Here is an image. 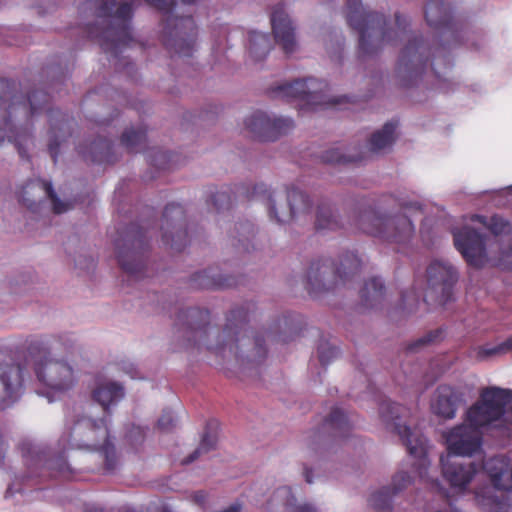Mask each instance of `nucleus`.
Masks as SVG:
<instances>
[{
  "instance_id": "nucleus-1",
  "label": "nucleus",
  "mask_w": 512,
  "mask_h": 512,
  "mask_svg": "<svg viewBox=\"0 0 512 512\" xmlns=\"http://www.w3.org/2000/svg\"><path fill=\"white\" fill-rule=\"evenodd\" d=\"M124 397L123 387L115 382L99 385L92 392V398L100 404L102 417L93 419L90 416L74 415L67 431L59 439L62 450L52 455L47 450H36L29 442H23L19 448L29 468H39L41 474L50 477L64 476L71 472L65 456V448L96 450L104 461V471L111 473L117 466L114 444L110 441L108 418L111 415L110 405L116 404Z\"/></svg>"
},
{
  "instance_id": "nucleus-2",
  "label": "nucleus",
  "mask_w": 512,
  "mask_h": 512,
  "mask_svg": "<svg viewBox=\"0 0 512 512\" xmlns=\"http://www.w3.org/2000/svg\"><path fill=\"white\" fill-rule=\"evenodd\" d=\"M346 9L347 23L359 35V57L374 56L386 46L407 40L399 55L397 73L405 86L416 84L427 68L431 47L422 37L407 30L410 26L407 18L396 13L392 26L385 15L367 10L360 0H347Z\"/></svg>"
},
{
  "instance_id": "nucleus-3",
  "label": "nucleus",
  "mask_w": 512,
  "mask_h": 512,
  "mask_svg": "<svg viewBox=\"0 0 512 512\" xmlns=\"http://www.w3.org/2000/svg\"><path fill=\"white\" fill-rule=\"evenodd\" d=\"M249 307L230 311L224 329L219 332L209 325L210 313L197 307L179 310L174 326L189 344L204 345L216 355L226 358V353L236 361H244V352L252 351L246 358L251 363H261L267 356L264 338L252 335L247 327Z\"/></svg>"
},
{
  "instance_id": "nucleus-4",
  "label": "nucleus",
  "mask_w": 512,
  "mask_h": 512,
  "mask_svg": "<svg viewBox=\"0 0 512 512\" xmlns=\"http://www.w3.org/2000/svg\"><path fill=\"white\" fill-rule=\"evenodd\" d=\"M15 89L16 83L14 81L0 79V100L9 101L8 117L3 120L0 126V143L7 138L14 143L19 156L30 161L26 145L31 140L32 135L27 128L14 126L12 119L21 114L28 120L45 112L49 122L48 151L54 164H56L62 144L72 135L74 120L60 110L49 106L50 96L46 91L35 90L24 97L15 94Z\"/></svg>"
},
{
  "instance_id": "nucleus-5",
  "label": "nucleus",
  "mask_w": 512,
  "mask_h": 512,
  "mask_svg": "<svg viewBox=\"0 0 512 512\" xmlns=\"http://www.w3.org/2000/svg\"><path fill=\"white\" fill-rule=\"evenodd\" d=\"M409 210L420 211V202L406 201L394 195H383L374 206L361 205L348 224L351 228L384 242L407 244L415 232L412 221L404 213Z\"/></svg>"
},
{
  "instance_id": "nucleus-6",
  "label": "nucleus",
  "mask_w": 512,
  "mask_h": 512,
  "mask_svg": "<svg viewBox=\"0 0 512 512\" xmlns=\"http://www.w3.org/2000/svg\"><path fill=\"white\" fill-rule=\"evenodd\" d=\"M134 0H88L85 7L93 11L96 23L88 24L85 32L97 40L105 53L117 56L122 47L133 41L131 20Z\"/></svg>"
},
{
  "instance_id": "nucleus-7",
  "label": "nucleus",
  "mask_w": 512,
  "mask_h": 512,
  "mask_svg": "<svg viewBox=\"0 0 512 512\" xmlns=\"http://www.w3.org/2000/svg\"><path fill=\"white\" fill-rule=\"evenodd\" d=\"M236 196H243L248 200L259 199L266 203L271 220L279 224L299 220L310 214L312 203L307 194L291 187L286 191H270L263 183L255 184L252 191L243 186L236 187L233 192Z\"/></svg>"
},
{
  "instance_id": "nucleus-8",
  "label": "nucleus",
  "mask_w": 512,
  "mask_h": 512,
  "mask_svg": "<svg viewBox=\"0 0 512 512\" xmlns=\"http://www.w3.org/2000/svg\"><path fill=\"white\" fill-rule=\"evenodd\" d=\"M166 15L163 20L162 42L171 56H192L197 38V27L192 16L171 15L176 0H145Z\"/></svg>"
},
{
  "instance_id": "nucleus-9",
  "label": "nucleus",
  "mask_w": 512,
  "mask_h": 512,
  "mask_svg": "<svg viewBox=\"0 0 512 512\" xmlns=\"http://www.w3.org/2000/svg\"><path fill=\"white\" fill-rule=\"evenodd\" d=\"M166 15L163 20L162 42L171 56H192L197 38V27L192 16L171 15L176 0H145Z\"/></svg>"
},
{
  "instance_id": "nucleus-10",
  "label": "nucleus",
  "mask_w": 512,
  "mask_h": 512,
  "mask_svg": "<svg viewBox=\"0 0 512 512\" xmlns=\"http://www.w3.org/2000/svg\"><path fill=\"white\" fill-rule=\"evenodd\" d=\"M379 413L382 421L388 427L393 428V431L400 436L409 455L415 459V462L412 464L415 472L421 479H425L430 464L427 458V439L419 431L412 430L409 426L399 421L401 418L408 416L409 410L390 400H383L379 405Z\"/></svg>"
},
{
  "instance_id": "nucleus-11",
  "label": "nucleus",
  "mask_w": 512,
  "mask_h": 512,
  "mask_svg": "<svg viewBox=\"0 0 512 512\" xmlns=\"http://www.w3.org/2000/svg\"><path fill=\"white\" fill-rule=\"evenodd\" d=\"M328 87V83L323 80L315 78L297 79L293 82H284L276 87H271L269 93L274 98L299 101L297 108L299 112L304 113L335 107L347 100L346 96L329 97L327 94Z\"/></svg>"
},
{
  "instance_id": "nucleus-12",
  "label": "nucleus",
  "mask_w": 512,
  "mask_h": 512,
  "mask_svg": "<svg viewBox=\"0 0 512 512\" xmlns=\"http://www.w3.org/2000/svg\"><path fill=\"white\" fill-rule=\"evenodd\" d=\"M361 261L353 252H347L335 266L329 259L314 261L310 264L305 275L304 286L311 296L332 290L338 285H345L357 275Z\"/></svg>"
},
{
  "instance_id": "nucleus-13",
  "label": "nucleus",
  "mask_w": 512,
  "mask_h": 512,
  "mask_svg": "<svg viewBox=\"0 0 512 512\" xmlns=\"http://www.w3.org/2000/svg\"><path fill=\"white\" fill-rule=\"evenodd\" d=\"M150 237L147 226L132 223L114 240L118 264L127 274L128 280H139L146 276L144 255Z\"/></svg>"
},
{
  "instance_id": "nucleus-14",
  "label": "nucleus",
  "mask_w": 512,
  "mask_h": 512,
  "mask_svg": "<svg viewBox=\"0 0 512 512\" xmlns=\"http://www.w3.org/2000/svg\"><path fill=\"white\" fill-rule=\"evenodd\" d=\"M27 351L26 365L34 366L40 383L57 391L68 390L74 385L75 378L72 367L66 362L49 358L50 351L43 340H31Z\"/></svg>"
},
{
  "instance_id": "nucleus-15",
  "label": "nucleus",
  "mask_w": 512,
  "mask_h": 512,
  "mask_svg": "<svg viewBox=\"0 0 512 512\" xmlns=\"http://www.w3.org/2000/svg\"><path fill=\"white\" fill-rule=\"evenodd\" d=\"M510 400L509 390L498 387L484 388L479 400L468 409L466 421L477 430L502 420L512 424V408L505 410Z\"/></svg>"
},
{
  "instance_id": "nucleus-16",
  "label": "nucleus",
  "mask_w": 512,
  "mask_h": 512,
  "mask_svg": "<svg viewBox=\"0 0 512 512\" xmlns=\"http://www.w3.org/2000/svg\"><path fill=\"white\" fill-rule=\"evenodd\" d=\"M457 279V271L452 265L433 261L427 268V288L423 301L427 304L446 305L453 297Z\"/></svg>"
},
{
  "instance_id": "nucleus-17",
  "label": "nucleus",
  "mask_w": 512,
  "mask_h": 512,
  "mask_svg": "<svg viewBox=\"0 0 512 512\" xmlns=\"http://www.w3.org/2000/svg\"><path fill=\"white\" fill-rule=\"evenodd\" d=\"M427 24L437 30L446 44H456L460 41L462 24L452 15L451 6L444 0H428L425 10Z\"/></svg>"
},
{
  "instance_id": "nucleus-18",
  "label": "nucleus",
  "mask_w": 512,
  "mask_h": 512,
  "mask_svg": "<svg viewBox=\"0 0 512 512\" xmlns=\"http://www.w3.org/2000/svg\"><path fill=\"white\" fill-rule=\"evenodd\" d=\"M352 430V425L347 415L338 407L331 410L319 428L310 432L306 438L307 447L318 451L331 440L345 438Z\"/></svg>"
},
{
  "instance_id": "nucleus-19",
  "label": "nucleus",
  "mask_w": 512,
  "mask_h": 512,
  "mask_svg": "<svg viewBox=\"0 0 512 512\" xmlns=\"http://www.w3.org/2000/svg\"><path fill=\"white\" fill-rule=\"evenodd\" d=\"M185 211L180 204L166 205L162 215V241L172 250L181 252L189 243Z\"/></svg>"
},
{
  "instance_id": "nucleus-20",
  "label": "nucleus",
  "mask_w": 512,
  "mask_h": 512,
  "mask_svg": "<svg viewBox=\"0 0 512 512\" xmlns=\"http://www.w3.org/2000/svg\"><path fill=\"white\" fill-rule=\"evenodd\" d=\"M245 127L259 141H275L294 128L290 118H270L266 113L256 111L245 120Z\"/></svg>"
},
{
  "instance_id": "nucleus-21",
  "label": "nucleus",
  "mask_w": 512,
  "mask_h": 512,
  "mask_svg": "<svg viewBox=\"0 0 512 512\" xmlns=\"http://www.w3.org/2000/svg\"><path fill=\"white\" fill-rule=\"evenodd\" d=\"M456 249L469 266L480 268L486 262L485 238L471 227H462L453 232Z\"/></svg>"
},
{
  "instance_id": "nucleus-22",
  "label": "nucleus",
  "mask_w": 512,
  "mask_h": 512,
  "mask_svg": "<svg viewBox=\"0 0 512 512\" xmlns=\"http://www.w3.org/2000/svg\"><path fill=\"white\" fill-rule=\"evenodd\" d=\"M449 457L471 456L482 444L480 430L470 423L461 424L444 434Z\"/></svg>"
},
{
  "instance_id": "nucleus-23",
  "label": "nucleus",
  "mask_w": 512,
  "mask_h": 512,
  "mask_svg": "<svg viewBox=\"0 0 512 512\" xmlns=\"http://www.w3.org/2000/svg\"><path fill=\"white\" fill-rule=\"evenodd\" d=\"M23 388V367L19 364L0 365V409L16 402Z\"/></svg>"
},
{
  "instance_id": "nucleus-24",
  "label": "nucleus",
  "mask_w": 512,
  "mask_h": 512,
  "mask_svg": "<svg viewBox=\"0 0 512 512\" xmlns=\"http://www.w3.org/2000/svg\"><path fill=\"white\" fill-rule=\"evenodd\" d=\"M454 457L443 456L440 458L442 474L445 480L453 489L464 491L478 472V465L475 462L459 461Z\"/></svg>"
},
{
  "instance_id": "nucleus-25",
  "label": "nucleus",
  "mask_w": 512,
  "mask_h": 512,
  "mask_svg": "<svg viewBox=\"0 0 512 512\" xmlns=\"http://www.w3.org/2000/svg\"><path fill=\"white\" fill-rule=\"evenodd\" d=\"M271 26L275 41L281 46L286 55L295 52L297 42L295 38V27L293 26L283 4L274 7L271 13Z\"/></svg>"
},
{
  "instance_id": "nucleus-26",
  "label": "nucleus",
  "mask_w": 512,
  "mask_h": 512,
  "mask_svg": "<svg viewBox=\"0 0 512 512\" xmlns=\"http://www.w3.org/2000/svg\"><path fill=\"white\" fill-rule=\"evenodd\" d=\"M411 482L412 479L408 473H396L392 478V487H384L371 495L369 499L371 507L376 512L391 511L393 497L407 488Z\"/></svg>"
},
{
  "instance_id": "nucleus-27",
  "label": "nucleus",
  "mask_w": 512,
  "mask_h": 512,
  "mask_svg": "<svg viewBox=\"0 0 512 512\" xmlns=\"http://www.w3.org/2000/svg\"><path fill=\"white\" fill-rule=\"evenodd\" d=\"M461 401L462 394L459 391L449 385H440L436 390L432 410L437 416L453 419Z\"/></svg>"
},
{
  "instance_id": "nucleus-28",
  "label": "nucleus",
  "mask_w": 512,
  "mask_h": 512,
  "mask_svg": "<svg viewBox=\"0 0 512 512\" xmlns=\"http://www.w3.org/2000/svg\"><path fill=\"white\" fill-rule=\"evenodd\" d=\"M191 282L192 286L198 289H223L238 285L235 277L220 274L218 268L196 272L192 275Z\"/></svg>"
},
{
  "instance_id": "nucleus-29",
  "label": "nucleus",
  "mask_w": 512,
  "mask_h": 512,
  "mask_svg": "<svg viewBox=\"0 0 512 512\" xmlns=\"http://www.w3.org/2000/svg\"><path fill=\"white\" fill-rule=\"evenodd\" d=\"M484 469L496 489L506 491L512 489V467L507 459L493 457L485 462Z\"/></svg>"
},
{
  "instance_id": "nucleus-30",
  "label": "nucleus",
  "mask_w": 512,
  "mask_h": 512,
  "mask_svg": "<svg viewBox=\"0 0 512 512\" xmlns=\"http://www.w3.org/2000/svg\"><path fill=\"white\" fill-rule=\"evenodd\" d=\"M78 153L86 160L93 163L112 164L116 161L113 153V143L107 138L99 137L92 141L89 146H78Z\"/></svg>"
},
{
  "instance_id": "nucleus-31",
  "label": "nucleus",
  "mask_w": 512,
  "mask_h": 512,
  "mask_svg": "<svg viewBox=\"0 0 512 512\" xmlns=\"http://www.w3.org/2000/svg\"><path fill=\"white\" fill-rule=\"evenodd\" d=\"M315 230L317 232H333L343 229L344 222L335 214L332 206L327 202L318 204L315 215Z\"/></svg>"
},
{
  "instance_id": "nucleus-32",
  "label": "nucleus",
  "mask_w": 512,
  "mask_h": 512,
  "mask_svg": "<svg viewBox=\"0 0 512 512\" xmlns=\"http://www.w3.org/2000/svg\"><path fill=\"white\" fill-rule=\"evenodd\" d=\"M385 286L380 278L367 280L360 290L361 304L366 308H376L384 299Z\"/></svg>"
},
{
  "instance_id": "nucleus-33",
  "label": "nucleus",
  "mask_w": 512,
  "mask_h": 512,
  "mask_svg": "<svg viewBox=\"0 0 512 512\" xmlns=\"http://www.w3.org/2000/svg\"><path fill=\"white\" fill-rule=\"evenodd\" d=\"M217 443V423L210 421L207 423L198 448L183 460V464H190L200 457L215 449Z\"/></svg>"
},
{
  "instance_id": "nucleus-34",
  "label": "nucleus",
  "mask_w": 512,
  "mask_h": 512,
  "mask_svg": "<svg viewBox=\"0 0 512 512\" xmlns=\"http://www.w3.org/2000/svg\"><path fill=\"white\" fill-rule=\"evenodd\" d=\"M397 126V121H389L384 124L381 130L374 132L369 139L370 150L379 152L386 147H390L395 141Z\"/></svg>"
},
{
  "instance_id": "nucleus-35",
  "label": "nucleus",
  "mask_w": 512,
  "mask_h": 512,
  "mask_svg": "<svg viewBox=\"0 0 512 512\" xmlns=\"http://www.w3.org/2000/svg\"><path fill=\"white\" fill-rule=\"evenodd\" d=\"M355 153H344L342 147H333L326 150L319 156V160L325 164H357L360 163L364 157L356 147L353 148Z\"/></svg>"
},
{
  "instance_id": "nucleus-36",
  "label": "nucleus",
  "mask_w": 512,
  "mask_h": 512,
  "mask_svg": "<svg viewBox=\"0 0 512 512\" xmlns=\"http://www.w3.org/2000/svg\"><path fill=\"white\" fill-rule=\"evenodd\" d=\"M268 34L257 31L249 33V53L255 60H262L271 50Z\"/></svg>"
},
{
  "instance_id": "nucleus-37",
  "label": "nucleus",
  "mask_w": 512,
  "mask_h": 512,
  "mask_svg": "<svg viewBox=\"0 0 512 512\" xmlns=\"http://www.w3.org/2000/svg\"><path fill=\"white\" fill-rule=\"evenodd\" d=\"M146 134L142 127L126 129L121 135V144L130 153L141 151L146 144Z\"/></svg>"
},
{
  "instance_id": "nucleus-38",
  "label": "nucleus",
  "mask_w": 512,
  "mask_h": 512,
  "mask_svg": "<svg viewBox=\"0 0 512 512\" xmlns=\"http://www.w3.org/2000/svg\"><path fill=\"white\" fill-rule=\"evenodd\" d=\"M472 220L479 222L496 236L509 234L512 231L511 223L497 214L492 215L489 218L483 215H474Z\"/></svg>"
},
{
  "instance_id": "nucleus-39",
  "label": "nucleus",
  "mask_w": 512,
  "mask_h": 512,
  "mask_svg": "<svg viewBox=\"0 0 512 512\" xmlns=\"http://www.w3.org/2000/svg\"><path fill=\"white\" fill-rule=\"evenodd\" d=\"M39 186L41 189L44 190L46 197L50 199L52 203V209L55 214H61L66 212L70 207L67 203H64L60 200V198L55 193L53 186L51 182L38 179L36 181H30L27 183V185L24 187V191L28 188H32L33 186Z\"/></svg>"
},
{
  "instance_id": "nucleus-40",
  "label": "nucleus",
  "mask_w": 512,
  "mask_h": 512,
  "mask_svg": "<svg viewBox=\"0 0 512 512\" xmlns=\"http://www.w3.org/2000/svg\"><path fill=\"white\" fill-rule=\"evenodd\" d=\"M274 498L283 500V506L290 508L289 512H317L316 509L310 504L294 505L296 498L292 494L290 487L284 486L277 489L274 493Z\"/></svg>"
},
{
  "instance_id": "nucleus-41",
  "label": "nucleus",
  "mask_w": 512,
  "mask_h": 512,
  "mask_svg": "<svg viewBox=\"0 0 512 512\" xmlns=\"http://www.w3.org/2000/svg\"><path fill=\"white\" fill-rule=\"evenodd\" d=\"M236 235H233V239L237 238L238 248H242L244 251L249 252V245L255 237L254 225L249 222H240L235 225Z\"/></svg>"
},
{
  "instance_id": "nucleus-42",
  "label": "nucleus",
  "mask_w": 512,
  "mask_h": 512,
  "mask_svg": "<svg viewBox=\"0 0 512 512\" xmlns=\"http://www.w3.org/2000/svg\"><path fill=\"white\" fill-rule=\"evenodd\" d=\"M230 188H224L220 191L209 190L207 203L212 204L217 212L229 209L232 205V197L230 194Z\"/></svg>"
},
{
  "instance_id": "nucleus-43",
  "label": "nucleus",
  "mask_w": 512,
  "mask_h": 512,
  "mask_svg": "<svg viewBox=\"0 0 512 512\" xmlns=\"http://www.w3.org/2000/svg\"><path fill=\"white\" fill-rule=\"evenodd\" d=\"M443 330L441 328H438L433 331H429L424 336L416 339L415 341L411 342L406 346V352L407 353H415L418 352L421 348L435 343L439 341L442 338Z\"/></svg>"
},
{
  "instance_id": "nucleus-44",
  "label": "nucleus",
  "mask_w": 512,
  "mask_h": 512,
  "mask_svg": "<svg viewBox=\"0 0 512 512\" xmlns=\"http://www.w3.org/2000/svg\"><path fill=\"white\" fill-rule=\"evenodd\" d=\"M149 163L158 170H166L171 168L172 154L161 149L153 150L148 155Z\"/></svg>"
},
{
  "instance_id": "nucleus-45",
  "label": "nucleus",
  "mask_w": 512,
  "mask_h": 512,
  "mask_svg": "<svg viewBox=\"0 0 512 512\" xmlns=\"http://www.w3.org/2000/svg\"><path fill=\"white\" fill-rule=\"evenodd\" d=\"M339 348L329 342H321L318 346L319 361L323 366L328 365L339 356Z\"/></svg>"
},
{
  "instance_id": "nucleus-46",
  "label": "nucleus",
  "mask_w": 512,
  "mask_h": 512,
  "mask_svg": "<svg viewBox=\"0 0 512 512\" xmlns=\"http://www.w3.org/2000/svg\"><path fill=\"white\" fill-rule=\"evenodd\" d=\"M510 351L512 352V336L494 347H481L478 354L480 357L486 358L493 355L505 354Z\"/></svg>"
},
{
  "instance_id": "nucleus-47",
  "label": "nucleus",
  "mask_w": 512,
  "mask_h": 512,
  "mask_svg": "<svg viewBox=\"0 0 512 512\" xmlns=\"http://www.w3.org/2000/svg\"><path fill=\"white\" fill-rule=\"evenodd\" d=\"M420 303V294L415 289L405 291L401 295V308L411 313L416 310Z\"/></svg>"
},
{
  "instance_id": "nucleus-48",
  "label": "nucleus",
  "mask_w": 512,
  "mask_h": 512,
  "mask_svg": "<svg viewBox=\"0 0 512 512\" xmlns=\"http://www.w3.org/2000/svg\"><path fill=\"white\" fill-rule=\"evenodd\" d=\"M174 418L170 412H163L157 422L159 430L167 432L174 427Z\"/></svg>"
},
{
  "instance_id": "nucleus-49",
  "label": "nucleus",
  "mask_w": 512,
  "mask_h": 512,
  "mask_svg": "<svg viewBox=\"0 0 512 512\" xmlns=\"http://www.w3.org/2000/svg\"><path fill=\"white\" fill-rule=\"evenodd\" d=\"M296 315L291 314L283 317V324L285 330H287L290 334H298V327L294 324Z\"/></svg>"
},
{
  "instance_id": "nucleus-50",
  "label": "nucleus",
  "mask_w": 512,
  "mask_h": 512,
  "mask_svg": "<svg viewBox=\"0 0 512 512\" xmlns=\"http://www.w3.org/2000/svg\"><path fill=\"white\" fill-rule=\"evenodd\" d=\"M193 501L201 506V507H204L205 506V503H206V499H207V494L206 492L204 491H197L193 494Z\"/></svg>"
},
{
  "instance_id": "nucleus-51",
  "label": "nucleus",
  "mask_w": 512,
  "mask_h": 512,
  "mask_svg": "<svg viewBox=\"0 0 512 512\" xmlns=\"http://www.w3.org/2000/svg\"><path fill=\"white\" fill-rule=\"evenodd\" d=\"M19 201L33 212L37 211L38 203H36L35 201H31L25 198L24 195L20 197Z\"/></svg>"
},
{
  "instance_id": "nucleus-52",
  "label": "nucleus",
  "mask_w": 512,
  "mask_h": 512,
  "mask_svg": "<svg viewBox=\"0 0 512 512\" xmlns=\"http://www.w3.org/2000/svg\"><path fill=\"white\" fill-rule=\"evenodd\" d=\"M503 258L505 261L509 264L510 268L512 269V246L503 253Z\"/></svg>"
},
{
  "instance_id": "nucleus-53",
  "label": "nucleus",
  "mask_w": 512,
  "mask_h": 512,
  "mask_svg": "<svg viewBox=\"0 0 512 512\" xmlns=\"http://www.w3.org/2000/svg\"><path fill=\"white\" fill-rule=\"evenodd\" d=\"M304 476H305V480H306L307 483H312L313 482L312 470L311 469L305 468Z\"/></svg>"
},
{
  "instance_id": "nucleus-54",
  "label": "nucleus",
  "mask_w": 512,
  "mask_h": 512,
  "mask_svg": "<svg viewBox=\"0 0 512 512\" xmlns=\"http://www.w3.org/2000/svg\"><path fill=\"white\" fill-rule=\"evenodd\" d=\"M4 447V441L2 436L0 435V460L4 458V453L2 452Z\"/></svg>"
},
{
  "instance_id": "nucleus-55",
  "label": "nucleus",
  "mask_w": 512,
  "mask_h": 512,
  "mask_svg": "<svg viewBox=\"0 0 512 512\" xmlns=\"http://www.w3.org/2000/svg\"><path fill=\"white\" fill-rule=\"evenodd\" d=\"M131 432H136L141 437V439H143V431L139 427L133 429Z\"/></svg>"
},
{
  "instance_id": "nucleus-56",
  "label": "nucleus",
  "mask_w": 512,
  "mask_h": 512,
  "mask_svg": "<svg viewBox=\"0 0 512 512\" xmlns=\"http://www.w3.org/2000/svg\"><path fill=\"white\" fill-rule=\"evenodd\" d=\"M275 338L277 341H281V342H287L288 340L286 338H282L280 335H275Z\"/></svg>"
},
{
  "instance_id": "nucleus-57",
  "label": "nucleus",
  "mask_w": 512,
  "mask_h": 512,
  "mask_svg": "<svg viewBox=\"0 0 512 512\" xmlns=\"http://www.w3.org/2000/svg\"><path fill=\"white\" fill-rule=\"evenodd\" d=\"M13 494V491H12V487H8L7 491H6V497L8 495H12Z\"/></svg>"
},
{
  "instance_id": "nucleus-58",
  "label": "nucleus",
  "mask_w": 512,
  "mask_h": 512,
  "mask_svg": "<svg viewBox=\"0 0 512 512\" xmlns=\"http://www.w3.org/2000/svg\"><path fill=\"white\" fill-rule=\"evenodd\" d=\"M86 512H103L101 509H97V508H93V509H90Z\"/></svg>"
},
{
  "instance_id": "nucleus-59",
  "label": "nucleus",
  "mask_w": 512,
  "mask_h": 512,
  "mask_svg": "<svg viewBox=\"0 0 512 512\" xmlns=\"http://www.w3.org/2000/svg\"><path fill=\"white\" fill-rule=\"evenodd\" d=\"M433 72H434L436 78H440L439 72L434 67H433Z\"/></svg>"
},
{
  "instance_id": "nucleus-60",
  "label": "nucleus",
  "mask_w": 512,
  "mask_h": 512,
  "mask_svg": "<svg viewBox=\"0 0 512 512\" xmlns=\"http://www.w3.org/2000/svg\"><path fill=\"white\" fill-rule=\"evenodd\" d=\"M186 4H193L196 0H182Z\"/></svg>"
},
{
  "instance_id": "nucleus-61",
  "label": "nucleus",
  "mask_w": 512,
  "mask_h": 512,
  "mask_svg": "<svg viewBox=\"0 0 512 512\" xmlns=\"http://www.w3.org/2000/svg\"><path fill=\"white\" fill-rule=\"evenodd\" d=\"M93 407L92 404H89V413H91V408Z\"/></svg>"
},
{
  "instance_id": "nucleus-62",
  "label": "nucleus",
  "mask_w": 512,
  "mask_h": 512,
  "mask_svg": "<svg viewBox=\"0 0 512 512\" xmlns=\"http://www.w3.org/2000/svg\"><path fill=\"white\" fill-rule=\"evenodd\" d=\"M159 512H169V511H168L167 509H165V508H164V509H162V510H161V511H159Z\"/></svg>"
}]
</instances>
